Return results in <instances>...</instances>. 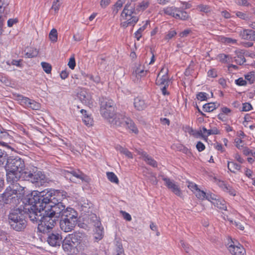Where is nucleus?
I'll list each match as a JSON object with an SVG mask.
<instances>
[{"mask_svg": "<svg viewBox=\"0 0 255 255\" xmlns=\"http://www.w3.org/2000/svg\"><path fill=\"white\" fill-rule=\"evenodd\" d=\"M149 23V21H146L145 23L140 27L134 33L135 37L137 40H139L141 37V33L146 29L147 25Z\"/></svg>", "mask_w": 255, "mask_h": 255, "instance_id": "nucleus-39", "label": "nucleus"}, {"mask_svg": "<svg viewBox=\"0 0 255 255\" xmlns=\"http://www.w3.org/2000/svg\"><path fill=\"white\" fill-rule=\"evenodd\" d=\"M117 252L116 255H125L123 245L121 243H118L117 245Z\"/></svg>", "mask_w": 255, "mask_h": 255, "instance_id": "nucleus-57", "label": "nucleus"}, {"mask_svg": "<svg viewBox=\"0 0 255 255\" xmlns=\"http://www.w3.org/2000/svg\"><path fill=\"white\" fill-rule=\"evenodd\" d=\"M162 180L164 181L167 187L173 193L178 196H182V192L179 186L173 180L165 177H162Z\"/></svg>", "mask_w": 255, "mask_h": 255, "instance_id": "nucleus-14", "label": "nucleus"}, {"mask_svg": "<svg viewBox=\"0 0 255 255\" xmlns=\"http://www.w3.org/2000/svg\"><path fill=\"white\" fill-rule=\"evenodd\" d=\"M25 57L31 58L37 56L38 54V51L36 48L31 47L27 48L24 50Z\"/></svg>", "mask_w": 255, "mask_h": 255, "instance_id": "nucleus-30", "label": "nucleus"}, {"mask_svg": "<svg viewBox=\"0 0 255 255\" xmlns=\"http://www.w3.org/2000/svg\"><path fill=\"white\" fill-rule=\"evenodd\" d=\"M168 70L167 68H162L159 73L156 80V84L159 86H168L169 77L168 75Z\"/></svg>", "mask_w": 255, "mask_h": 255, "instance_id": "nucleus-12", "label": "nucleus"}, {"mask_svg": "<svg viewBox=\"0 0 255 255\" xmlns=\"http://www.w3.org/2000/svg\"><path fill=\"white\" fill-rule=\"evenodd\" d=\"M216 104L215 103H209L203 105V109L205 112H211L216 109Z\"/></svg>", "mask_w": 255, "mask_h": 255, "instance_id": "nucleus-41", "label": "nucleus"}, {"mask_svg": "<svg viewBox=\"0 0 255 255\" xmlns=\"http://www.w3.org/2000/svg\"><path fill=\"white\" fill-rule=\"evenodd\" d=\"M214 205L219 209L225 211L227 210L226 202L223 199H217V200L215 201V202L214 203Z\"/></svg>", "mask_w": 255, "mask_h": 255, "instance_id": "nucleus-35", "label": "nucleus"}, {"mask_svg": "<svg viewBox=\"0 0 255 255\" xmlns=\"http://www.w3.org/2000/svg\"><path fill=\"white\" fill-rule=\"evenodd\" d=\"M58 33L56 29L53 28L50 32L49 37L51 41L55 42L57 41Z\"/></svg>", "mask_w": 255, "mask_h": 255, "instance_id": "nucleus-45", "label": "nucleus"}, {"mask_svg": "<svg viewBox=\"0 0 255 255\" xmlns=\"http://www.w3.org/2000/svg\"><path fill=\"white\" fill-rule=\"evenodd\" d=\"M9 136V134L7 131L1 130L0 129V143L3 140L6 139Z\"/></svg>", "mask_w": 255, "mask_h": 255, "instance_id": "nucleus-54", "label": "nucleus"}, {"mask_svg": "<svg viewBox=\"0 0 255 255\" xmlns=\"http://www.w3.org/2000/svg\"><path fill=\"white\" fill-rule=\"evenodd\" d=\"M48 224L41 223L38 224V231L43 234L41 238L46 240L48 244L52 247H59L62 242V238L61 235L52 231L54 226L48 227Z\"/></svg>", "mask_w": 255, "mask_h": 255, "instance_id": "nucleus-4", "label": "nucleus"}, {"mask_svg": "<svg viewBox=\"0 0 255 255\" xmlns=\"http://www.w3.org/2000/svg\"><path fill=\"white\" fill-rule=\"evenodd\" d=\"M77 222V220L61 219L60 221V228L65 232H70L73 230L75 227Z\"/></svg>", "mask_w": 255, "mask_h": 255, "instance_id": "nucleus-15", "label": "nucleus"}, {"mask_svg": "<svg viewBox=\"0 0 255 255\" xmlns=\"http://www.w3.org/2000/svg\"><path fill=\"white\" fill-rule=\"evenodd\" d=\"M28 109H30L33 110H38L40 108V104L36 102L33 100H31L30 104L29 105Z\"/></svg>", "mask_w": 255, "mask_h": 255, "instance_id": "nucleus-46", "label": "nucleus"}, {"mask_svg": "<svg viewBox=\"0 0 255 255\" xmlns=\"http://www.w3.org/2000/svg\"><path fill=\"white\" fill-rule=\"evenodd\" d=\"M105 113L107 114L106 115H101L103 117H104L105 119H106L108 122L110 120L112 119L113 117H115L116 113L115 112V105L112 106L111 107H109L106 110H105Z\"/></svg>", "mask_w": 255, "mask_h": 255, "instance_id": "nucleus-28", "label": "nucleus"}, {"mask_svg": "<svg viewBox=\"0 0 255 255\" xmlns=\"http://www.w3.org/2000/svg\"><path fill=\"white\" fill-rule=\"evenodd\" d=\"M208 76L211 78H215L217 77V73L215 69H212L208 72Z\"/></svg>", "mask_w": 255, "mask_h": 255, "instance_id": "nucleus-63", "label": "nucleus"}, {"mask_svg": "<svg viewBox=\"0 0 255 255\" xmlns=\"http://www.w3.org/2000/svg\"><path fill=\"white\" fill-rule=\"evenodd\" d=\"M60 218L77 221L78 213L74 209L72 208H65Z\"/></svg>", "mask_w": 255, "mask_h": 255, "instance_id": "nucleus-17", "label": "nucleus"}, {"mask_svg": "<svg viewBox=\"0 0 255 255\" xmlns=\"http://www.w3.org/2000/svg\"><path fill=\"white\" fill-rule=\"evenodd\" d=\"M196 148L199 152H201L205 149V146L201 141H198L196 144Z\"/></svg>", "mask_w": 255, "mask_h": 255, "instance_id": "nucleus-64", "label": "nucleus"}, {"mask_svg": "<svg viewBox=\"0 0 255 255\" xmlns=\"http://www.w3.org/2000/svg\"><path fill=\"white\" fill-rule=\"evenodd\" d=\"M124 2L125 1L122 0H118L116 2L113 7V13L114 15H116L118 13L120 9L122 7Z\"/></svg>", "mask_w": 255, "mask_h": 255, "instance_id": "nucleus-38", "label": "nucleus"}, {"mask_svg": "<svg viewBox=\"0 0 255 255\" xmlns=\"http://www.w3.org/2000/svg\"><path fill=\"white\" fill-rule=\"evenodd\" d=\"M220 186L222 188L224 192L228 193L230 195L232 196H236V190L229 185L225 184L224 182H222L220 184Z\"/></svg>", "mask_w": 255, "mask_h": 255, "instance_id": "nucleus-31", "label": "nucleus"}, {"mask_svg": "<svg viewBox=\"0 0 255 255\" xmlns=\"http://www.w3.org/2000/svg\"><path fill=\"white\" fill-rule=\"evenodd\" d=\"M227 166L229 170L234 173H236V171H240L241 168L240 164L234 161H228Z\"/></svg>", "mask_w": 255, "mask_h": 255, "instance_id": "nucleus-32", "label": "nucleus"}, {"mask_svg": "<svg viewBox=\"0 0 255 255\" xmlns=\"http://www.w3.org/2000/svg\"><path fill=\"white\" fill-rule=\"evenodd\" d=\"M198 8L200 11L208 13L211 11L210 7L207 5L201 4L198 6Z\"/></svg>", "mask_w": 255, "mask_h": 255, "instance_id": "nucleus-53", "label": "nucleus"}, {"mask_svg": "<svg viewBox=\"0 0 255 255\" xmlns=\"http://www.w3.org/2000/svg\"><path fill=\"white\" fill-rule=\"evenodd\" d=\"M235 244L232 241V243L229 246V250L233 255H245L246 251L243 246L239 243Z\"/></svg>", "mask_w": 255, "mask_h": 255, "instance_id": "nucleus-16", "label": "nucleus"}, {"mask_svg": "<svg viewBox=\"0 0 255 255\" xmlns=\"http://www.w3.org/2000/svg\"><path fill=\"white\" fill-rule=\"evenodd\" d=\"M217 59L222 63H228L233 61V57L232 56L224 53L219 54Z\"/></svg>", "mask_w": 255, "mask_h": 255, "instance_id": "nucleus-29", "label": "nucleus"}, {"mask_svg": "<svg viewBox=\"0 0 255 255\" xmlns=\"http://www.w3.org/2000/svg\"><path fill=\"white\" fill-rule=\"evenodd\" d=\"M240 35L244 39L255 41V31L252 29H245L241 32Z\"/></svg>", "mask_w": 255, "mask_h": 255, "instance_id": "nucleus-23", "label": "nucleus"}, {"mask_svg": "<svg viewBox=\"0 0 255 255\" xmlns=\"http://www.w3.org/2000/svg\"><path fill=\"white\" fill-rule=\"evenodd\" d=\"M24 211L19 208L13 210L8 215L10 227L16 231H22L26 227L27 221Z\"/></svg>", "mask_w": 255, "mask_h": 255, "instance_id": "nucleus-5", "label": "nucleus"}, {"mask_svg": "<svg viewBox=\"0 0 255 255\" xmlns=\"http://www.w3.org/2000/svg\"><path fill=\"white\" fill-rule=\"evenodd\" d=\"M222 41L226 44H235L237 43V40L230 37H223L221 38Z\"/></svg>", "mask_w": 255, "mask_h": 255, "instance_id": "nucleus-55", "label": "nucleus"}, {"mask_svg": "<svg viewBox=\"0 0 255 255\" xmlns=\"http://www.w3.org/2000/svg\"><path fill=\"white\" fill-rule=\"evenodd\" d=\"M138 154L142 156L143 159L146 163L153 167H157V162L151 156H150L146 152L144 151H138Z\"/></svg>", "mask_w": 255, "mask_h": 255, "instance_id": "nucleus-22", "label": "nucleus"}, {"mask_svg": "<svg viewBox=\"0 0 255 255\" xmlns=\"http://www.w3.org/2000/svg\"><path fill=\"white\" fill-rule=\"evenodd\" d=\"M8 2L7 0H0V14L7 15V7Z\"/></svg>", "mask_w": 255, "mask_h": 255, "instance_id": "nucleus-36", "label": "nucleus"}, {"mask_svg": "<svg viewBox=\"0 0 255 255\" xmlns=\"http://www.w3.org/2000/svg\"><path fill=\"white\" fill-rule=\"evenodd\" d=\"M252 109V106L251 104L249 103H245L243 104L242 109V111H249Z\"/></svg>", "mask_w": 255, "mask_h": 255, "instance_id": "nucleus-60", "label": "nucleus"}, {"mask_svg": "<svg viewBox=\"0 0 255 255\" xmlns=\"http://www.w3.org/2000/svg\"><path fill=\"white\" fill-rule=\"evenodd\" d=\"M236 56L233 57L235 61L239 65H242L246 62L244 56L245 52L244 50H238L235 51Z\"/></svg>", "mask_w": 255, "mask_h": 255, "instance_id": "nucleus-25", "label": "nucleus"}, {"mask_svg": "<svg viewBox=\"0 0 255 255\" xmlns=\"http://www.w3.org/2000/svg\"><path fill=\"white\" fill-rule=\"evenodd\" d=\"M116 149L120 151L121 153L125 154L126 156H127L129 158H132V154L131 152H130L127 148H124L121 146L120 145H117L116 146Z\"/></svg>", "mask_w": 255, "mask_h": 255, "instance_id": "nucleus-34", "label": "nucleus"}, {"mask_svg": "<svg viewBox=\"0 0 255 255\" xmlns=\"http://www.w3.org/2000/svg\"><path fill=\"white\" fill-rule=\"evenodd\" d=\"M70 238L68 236L62 241V248L63 250L68 254H77L80 252L78 250V247L73 242H72Z\"/></svg>", "mask_w": 255, "mask_h": 255, "instance_id": "nucleus-11", "label": "nucleus"}, {"mask_svg": "<svg viewBox=\"0 0 255 255\" xmlns=\"http://www.w3.org/2000/svg\"><path fill=\"white\" fill-rule=\"evenodd\" d=\"M107 176L109 181L111 182L119 184V180L117 175L113 172H107Z\"/></svg>", "mask_w": 255, "mask_h": 255, "instance_id": "nucleus-40", "label": "nucleus"}, {"mask_svg": "<svg viewBox=\"0 0 255 255\" xmlns=\"http://www.w3.org/2000/svg\"><path fill=\"white\" fill-rule=\"evenodd\" d=\"M149 4L147 0H143L134 7L131 3L128 2L125 5L121 14V17L126 20L122 22L121 26L124 28L129 25L134 26L139 20V17L137 15L147 8Z\"/></svg>", "mask_w": 255, "mask_h": 255, "instance_id": "nucleus-3", "label": "nucleus"}, {"mask_svg": "<svg viewBox=\"0 0 255 255\" xmlns=\"http://www.w3.org/2000/svg\"><path fill=\"white\" fill-rule=\"evenodd\" d=\"M243 153L247 156L251 155L253 157H255V148L251 149L246 147L244 148Z\"/></svg>", "mask_w": 255, "mask_h": 255, "instance_id": "nucleus-50", "label": "nucleus"}, {"mask_svg": "<svg viewBox=\"0 0 255 255\" xmlns=\"http://www.w3.org/2000/svg\"><path fill=\"white\" fill-rule=\"evenodd\" d=\"M94 226L95 227V238L97 240H101L104 236V228L99 221L95 223Z\"/></svg>", "mask_w": 255, "mask_h": 255, "instance_id": "nucleus-24", "label": "nucleus"}, {"mask_svg": "<svg viewBox=\"0 0 255 255\" xmlns=\"http://www.w3.org/2000/svg\"><path fill=\"white\" fill-rule=\"evenodd\" d=\"M189 17V15L185 11H180L178 9L177 14L175 15V18L180 19L181 20H187Z\"/></svg>", "mask_w": 255, "mask_h": 255, "instance_id": "nucleus-43", "label": "nucleus"}, {"mask_svg": "<svg viewBox=\"0 0 255 255\" xmlns=\"http://www.w3.org/2000/svg\"><path fill=\"white\" fill-rule=\"evenodd\" d=\"M77 97L81 102L86 105H90L92 103L91 95L85 90L79 92Z\"/></svg>", "mask_w": 255, "mask_h": 255, "instance_id": "nucleus-20", "label": "nucleus"}, {"mask_svg": "<svg viewBox=\"0 0 255 255\" xmlns=\"http://www.w3.org/2000/svg\"><path fill=\"white\" fill-rule=\"evenodd\" d=\"M133 106L134 108L138 111L144 110L147 106L144 99L140 97H137L134 99Z\"/></svg>", "mask_w": 255, "mask_h": 255, "instance_id": "nucleus-21", "label": "nucleus"}, {"mask_svg": "<svg viewBox=\"0 0 255 255\" xmlns=\"http://www.w3.org/2000/svg\"><path fill=\"white\" fill-rule=\"evenodd\" d=\"M22 190L23 188L18 183L9 185L1 194L2 201L5 204L16 205L19 203L18 192L20 194V191Z\"/></svg>", "mask_w": 255, "mask_h": 255, "instance_id": "nucleus-7", "label": "nucleus"}, {"mask_svg": "<svg viewBox=\"0 0 255 255\" xmlns=\"http://www.w3.org/2000/svg\"><path fill=\"white\" fill-rule=\"evenodd\" d=\"M178 9L174 6L167 7L164 9V13L175 18L176 14H177Z\"/></svg>", "mask_w": 255, "mask_h": 255, "instance_id": "nucleus-37", "label": "nucleus"}, {"mask_svg": "<svg viewBox=\"0 0 255 255\" xmlns=\"http://www.w3.org/2000/svg\"><path fill=\"white\" fill-rule=\"evenodd\" d=\"M205 199L211 202L213 204L217 200V196L212 193H206Z\"/></svg>", "mask_w": 255, "mask_h": 255, "instance_id": "nucleus-47", "label": "nucleus"}, {"mask_svg": "<svg viewBox=\"0 0 255 255\" xmlns=\"http://www.w3.org/2000/svg\"><path fill=\"white\" fill-rule=\"evenodd\" d=\"M17 100L19 102V103L21 105L28 108L29 105L30 104L31 100L30 99L24 97L21 95H18L17 96Z\"/></svg>", "mask_w": 255, "mask_h": 255, "instance_id": "nucleus-33", "label": "nucleus"}, {"mask_svg": "<svg viewBox=\"0 0 255 255\" xmlns=\"http://www.w3.org/2000/svg\"><path fill=\"white\" fill-rule=\"evenodd\" d=\"M70 238L71 242H73L78 247V250L82 251L88 246V241L87 236L84 233L75 232L68 235Z\"/></svg>", "mask_w": 255, "mask_h": 255, "instance_id": "nucleus-9", "label": "nucleus"}, {"mask_svg": "<svg viewBox=\"0 0 255 255\" xmlns=\"http://www.w3.org/2000/svg\"><path fill=\"white\" fill-rule=\"evenodd\" d=\"M220 133V131L217 129V128L214 127L212 129H207V131L205 132V134H204L205 140H207L208 139V136L212 134H219Z\"/></svg>", "mask_w": 255, "mask_h": 255, "instance_id": "nucleus-42", "label": "nucleus"}, {"mask_svg": "<svg viewBox=\"0 0 255 255\" xmlns=\"http://www.w3.org/2000/svg\"><path fill=\"white\" fill-rule=\"evenodd\" d=\"M81 113L83 115V121L84 124L88 127H91L93 125L94 121L91 118V115L87 113V111L85 110H81Z\"/></svg>", "mask_w": 255, "mask_h": 255, "instance_id": "nucleus-26", "label": "nucleus"}, {"mask_svg": "<svg viewBox=\"0 0 255 255\" xmlns=\"http://www.w3.org/2000/svg\"><path fill=\"white\" fill-rule=\"evenodd\" d=\"M44 193V191H33L25 199V216H28L33 223L39 221V224H41L45 205L49 201L48 198L51 194V193L47 192V194Z\"/></svg>", "mask_w": 255, "mask_h": 255, "instance_id": "nucleus-1", "label": "nucleus"}, {"mask_svg": "<svg viewBox=\"0 0 255 255\" xmlns=\"http://www.w3.org/2000/svg\"><path fill=\"white\" fill-rule=\"evenodd\" d=\"M109 123L114 127H126L134 133H137L138 132L133 121L127 117L125 113L116 114L115 117L110 120Z\"/></svg>", "mask_w": 255, "mask_h": 255, "instance_id": "nucleus-6", "label": "nucleus"}, {"mask_svg": "<svg viewBox=\"0 0 255 255\" xmlns=\"http://www.w3.org/2000/svg\"><path fill=\"white\" fill-rule=\"evenodd\" d=\"M132 70V76L135 82H137L139 79L145 76L147 73V71L144 70L143 67L140 64H135Z\"/></svg>", "mask_w": 255, "mask_h": 255, "instance_id": "nucleus-13", "label": "nucleus"}, {"mask_svg": "<svg viewBox=\"0 0 255 255\" xmlns=\"http://www.w3.org/2000/svg\"><path fill=\"white\" fill-rule=\"evenodd\" d=\"M67 173L71 174L73 176L80 179L82 181H85L86 182L88 181V177L79 170H71V171H67Z\"/></svg>", "mask_w": 255, "mask_h": 255, "instance_id": "nucleus-27", "label": "nucleus"}, {"mask_svg": "<svg viewBox=\"0 0 255 255\" xmlns=\"http://www.w3.org/2000/svg\"><path fill=\"white\" fill-rule=\"evenodd\" d=\"M194 193L195 194L197 198L202 200L205 199L206 193L199 188L194 191Z\"/></svg>", "mask_w": 255, "mask_h": 255, "instance_id": "nucleus-48", "label": "nucleus"}, {"mask_svg": "<svg viewBox=\"0 0 255 255\" xmlns=\"http://www.w3.org/2000/svg\"><path fill=\"white\" fill-rule=\"evenodd\" d=\"M176 34V32L175 30H170L169 31L168 33L166 35L165 37V39L166 40L171 39L172 37H173Z\"/></svg>", "mask_w": 255, "mask_h": 255, "instance_id": "nucleus-61", "label": "nucleus"}, {"mask_svg": "<svg viewBox=\"0 0 255 255\" xmlns=\"http://www.w3.org/2000/svg\"><path fill=\"white\" fill-rule=\"evenodd\" d=\"M100 113L101 115H106L105 110L109 107H111L112 106H115L114 102L111 99L102 97L100 98Z\"/></svg>", "mask_w": 255, "mask_h": 255, "instance_id": "nucleus-18", "label": "nucleus"}, {"mask_svg": "<svg viewBox=\"0 0 255 255\" xmlns=\"http://www.w3.org/2000/svg\"><path fill=\"white\" fill-rule=\"evenodd\" d=\"M182 247L187 253H189L191 250L192 247L188 244L185 243L183 240L180 241Z\"/></svg>", "mask_w": 255, "mask_h": 255, "instance_id": "nucleus-56", "label": "nucleus"}, {"mask_svg": "<svg viewBox=\"0 0 255 255\" xmlns=\"http://www.w3.org/2000/svg\"><path fill=\"white\" fill-rule=\"evenodd\" d=\"M42 191H44L45 194H47V192L51 193L50 197L48 198L49 201L45 205L44 213L42 218L43 220L41 221V223L48 224V227H49L50 226H54L56 223V219L61 218L65 209V206L59 200H56V202H55L56 198L52 190L46 189Z\"/></svg>", "mask_w": 255, "mask_h": 255, "instance_id": "nucleus-2", "label": "nucleus"}, {"mask_svg": "<svg viewBox=\"0 0 255 255\" xmlns=\"http://www.w3.org/2000/svg\"><path fill=\"white\" fill-rule=\"evenodd\" d=\"M85 77L86 79H89L97 84L99 83L101 81L100 77L99 76H96L94 77L92 75L87 74L85 76Z\"/></svg>", "mask_w": 255, "mask_h": 255, "instance_id": "nucleus-52", "label": "nucleus"}, {"mask_svg": "<svg viewBox=\"0 0 255 255\" xmlns=\"http://www.w3.org/2000/svg\"><path fill=\"white\" fill-rule=\"evenodd\" d=\"M208 94L204 92H199L196 95V98L200 101H207Z\"/></svg>", "mask_w": 255, "mask_h": 255, "instance_id": "nucleus-51", "label": "nucleus"}, {"mask_svg": "<svg viewBox=\"0 0 255 255\" xmlns=\"http://www.w3.org/2000/svg\"><path fill=\"white\" fill-rule=\"evenodd\" d=\"M68 65L71 69H74L76 66V62L74 57H71L69 59Z\"/></svg>", "mask_w": 255, "mask_h": 255, "instance_id": "nucleus-62", "label": "nucleus"}, {"mask_svg": "<svg viewBox=\"0 0 255 255\" xmlns=\"http://www.w3.org/2000/svg\"><path fill=\"white\" fill-rule=\"evenodd\" d=\"M42 67L43 70L47 74H49L51 73L52 67L51 65L47 62H42L41 63Z\"/></svg>", "mask_w": 255, "mask_h": 255, "instance_id": "nucleus-49", "label": "nucleus"}, {"mask_svg": "<svg viewBox=\"0 0 255 255\" xmlns=\"http://www.w3.org/2000/svg\"><path fill=\"white\" fill-rule=\"evenodd\" d=\"M235 83L240 86H245L247 85V81L244 80L243 78H239L235 80Z\"/></svg>", "mask_w": 255, "mask_h": 255, "instance_id": "nucleus-59", "label": "nucleus"}, {"mask_svg": "<svg viewBox=\"0 0 255 255\" xmlns=\"http://www.w3.org/2000/svg\"><path fill=\"white\" fill-rule=\"evenodd\" d=\"M245 79L248 81L250 84L254 83L255 80V72L252 71L245 76Z\"/></svg>", "mask_w": 255, "mask_h": 255, "instance_id": "nucleus-44", "label": "nucleus"}, {"mask_svg": "<svg viewBox=\"0 0 255 255\" xmlns=\"http://www.w3.org/2000/svg\"><path fill=\"white\" fill-rule=\"evenodd\" d=\"M22 179L30 181L36 187L44 186L49 182L48 178L41 171L36 170L35 171H25L22 174Z\"/></svg>", "mask_w": 255, "mask_h": 255, "instance_id": "nucleus-8", "label": "nucleus"}, {"mask_svg": "<svg viewBox=\"0 0 255 255\" xmlns=\"http://www.w3.org/2000/svg\"><path fill=\"white\" fill-rule=\"evenodd\" d=\"M6 170V179L7 182H10L11 185L15 184V182L22 178V174L19 172L11 171V170ZM16 183H15L16 184Z\"/></svg>", "mask_w": 255, "mask_h": 255, "instance_id": "nucleus-19", "label": "nucleus"}, {"mask_svg": "<svg viewBox=\"0 0 255 255\" xmlns=\"http://www.w3.org/2000/svg\"><path fill=\"white\" fill-rule=\"evenodd\" d=\"M6 170L19 172L22 174L25 173V164L23 159L19 157L8 159L6 165Z\"/></svg>", "mask_w": 255, "mask_h": 255, "instance_id": "nucleus-10", "label": "nucleus"}, {"mask_svg": "<svg viewBox=\"0 0 255 255\" xmlns=\"http://www.w3.org/2000/svg\"><path fill=\"white\" fill-rule=\"evenodd\" d=\"M206 131H207V128H200V129L197 131V134L205 139L204 134H205Z\"/></svg>", "mask_w": 255, "mask_h": 255, "instance_id": "nucleus-58", "label": "nucleus"}]
</instances>
